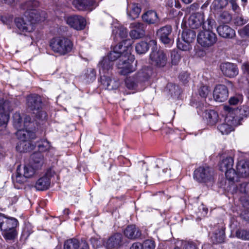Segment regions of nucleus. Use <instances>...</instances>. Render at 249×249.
<instances>
[{"mask_svg": "<svg viewBox=\"0 0 249 249\" xmlns=\"http://www.w3.org/2000/svg\"><path fill=\"white\" fill-rule=\"evenodd\" d=\"M43 20V18L37 15L36 11L25 12L21 18H17L15 22L18 30L23 33L30 32L34 30V25L37 22Z\"/></svg>", "mask_w": 249, "mask_h": 249, "instance_id": "nucleus-1", "label": "nucleus"}, {"mask_svg": "<svg viewBox=\"0 0 249 249\" xmlns=\"http://www.w3.org/2000/svg\"><path fill=\"white\" fill-rule=\"evenodd\" d=\"M152 73L153 70L151 67H143L136 74L126 78V86L129 89H135L139 85L147 81Z\"/></svg>", "mask_w": 249, "mask_h": 249, "instance_id": "nucleus-2", "label": "nucleus"}, {"mask_svg": "<svg viewBox=\"0 0 249 249\" xmlns=\"http://www.w3.org/2000/svg\"><path fill=\"white\" fill-rule=\"evenodd\" d=\"M18 138L21 140L16 146V149L19 152H27L33 149L29 141L36 137L34 132L29 130H18L16 133Z\"/></svg>", "mask_w": 249, "mask_h": 249, "instance_id": "nucleus-3", "label": "nucleus"}, {"mask_svg": "<svg viewBox=\"0 0 249 249\" xmlns=\"http://www.w3.org/2000/svg\"><path fill=\"white\" fill-rule=\"evenodd\" d=\"M225 110L228 111L227 114V120L228 121H231V123L235 125L240 124L241 121L244 118L249 116V107L247 105H243L240 107L232 109L228 106H225Z\"/></svg>", "mask_w": 249, "mask_h": 249, "instance_id": "nucleus-4", "label": "nucleus"}, {"mask_svg": "<svg viewBox=\"0 0 249 249\" xmlns=\"http://www.w3.org/2000/svg\"><path fill=\"white\" fill-rule=\"evenodd\" d=\"M50 46L54 53L64 55L71 52L73 44L72 42L67 38L57 37L51 40Z\"/></svg>", "mask_w": 249, "mask_h": 249, "instance_id": "nucleus-5", "label": "nucleus"}, {"mask_svg": "<svg viewBox=\"0 0 249 249\" xmlns=\"http://www.w3.org/2000/svg\"><path fill=\"white\" fill-rule=\"evenodd\" d=\"M197 41L201 46L209 48L216 43L217 37L216 35L211 30H204L198 34Z\"/></svg>", "mask_w": 249, "mask_h": 249, "instance_id": "nucleus-6", "label": "nucleus"}, {"mask_svg": "<svg viewBox=\"0 0 249 249\" xmlns=\"http://www.w3.org/2000/svg\"><path fill=\"white\" fill-rule=\"evenodd\" d=\"M26 104L30 111H34V113H35V111L36 112V113H38V114L36 115L38 118H40L41 119L46 118V113L44 111H40L42 106V101L40 96L36 94L28 96Z\"/></svg>", "mask_w": 249, "mask_h": 249, "instance_id": "nucleus-7", "label": "nucleus"}, {"mask_svg": "<svg viewBox=\"0 0 249 249\" xmlns=\"http://www.w3.org/2000/svg\"><path fill=\"white\" fill-rule=\"evenodd\" d=\"M150 59L152 65L159 69L165 67L168 62L166 53L162 50H157V47L151 51Z\"/></svg>", "mask_w": 249, "mask_h": 249, "instance_id": "nucleus-8", "label": "nucleus"}, {"mask_svg": "<svg viewBox=\"0 0 249 249\" xmlns=\"http://www.w3.org/2000/svg\"><path fill=\"white\" fill-rule=\"evenodd\" d=\"M194 178L199 182L212 181L213 179V170L208 166H200L195 170Z\"/></svg>", "mask_w": 249, "mask_h": 249, "instance_id": "nucleus-9", "label": "nucleus"}, {"mask_svg": "<svg viewBox=\"0 0 249 249\" xmlns=\"http://www.w3.org/2000/svg\"><path fill=\"white\" fill-rule=\"evenodd\" d=\"M31 119L29 116L25 115L24 120L18 112L14 113L13 116L14 126L18 130H28L27 128L32 124Z\"/></svg>", "mask_w": 249, "mask_h": 249, "instance_id": "nucleus-10", "label": "nucleus"}, {"mask_svg": "<svg viewBox=\"0 0 249 249\" xmlns=\"http://www.w3.org/2000/svg\"><path fill=\"white\" fill-rule=\"evenodd\" d=\"M172 32L171 26L167 25L159 29L156 36L163 44L170 45L172 43Z\"/></svg>", "mask_w": 249, "mask_h": 249, "instance_id": "nucleus-11", "label": "nucleus"}, {"mask_svg": "<svg viewBox=\"0 0 249 249\" xmlns=\"http://www.w3.org/2000/svg\"><path fill=\"white\" fill-rule=\"evenodd\" d=\"M12 109L9 101L0 99V126L7 124L9 118V112Z\"/></svg>", "mask_w": 249, "mask_h": 249, "instance_id": "nucleus-12", "label": "nucleus"}, {"mask_svg": "<svg viewBox=\"0 0 249 249\" xmlns=\"http://www.w3.org/2000/svg\"><path fill=\"white\" fill-rule=\"evenodd\" d=\"M130 28L132 29L129 34L133 39H139L145 36L146 25L141 22H134L130 23Z\"/></svg>", "mask_w": 249, "mask_h": 249, "instance_id": "nucleus-13", "label": "nucleus"}, {"mask_svg": "<svg viewBox=\"0 0 249 249\" xmlns=\"http://www.w3.org/2000/svg\"><path fill=\"white\" fill-rule=\"evenodd\" d=\"M53 175L52 171H47L45 175L36 181L35 186L36 189L38 191H44L49 189L51 184V178Z\"/></svg>", "mask_w": 249, "mask_h": 249, "instance_id": "nucleus-14", "label": "nucleus"}, {"mask_svg": "<svg viewBox=\"0 0 249 249\" xmlns=\"http://www.w3.org/2000/svg\"><path fill=\"white\" fill-rule=\"evenodd\" d=\"M220 68L222 73L228 77H234L238 74L237 65L232 63H223L220 64Z\"/></svg>", "mask_w": 249, "mask_h": 249, "instance_id": "nucleus-15", "label": "nucleus"}, {"mask_svg": "<svg viewBox=\"0 0 249 249\" xmlns=\"http://www.w3.org/2000/svg\"><path fill=\"white\" fill-rule=\"evenodd\" d=\"M229 96V91L227 87L224 85H217L213 92V96L214 100L219 102L226 101Z\"/></svg>", "mask_w": 249, "mask_h": 249, "instance_id": "nucleus-16", "label": "nucleus"}, {"mask_svg": "<svg viewBox=\"0 0 249 249\" xmlns=\"http://www.w3.org/2000/svg\"><path fill=\"white\" fill-rule=\"evenodd\" d=\"M72 4L76 9L81 11H91L97 6L94 0H74Z\"/></svg>", "mask_w": 249, "mask_h": 249, "instance_id": "nucleus-17", "label": "nucleus"}, {"mask_svg": "<svg viewBox=\"0 0 249 249\" xmlns=\"http://www.w3.org/2000/svg\"><path fill=\"white\" fill-rule=\"evenodd\" d=\"M66 21L68 24L77 30L83 29L86 25L85 18L79 16H70Z\"/></svg>", "mask_w": 249, "mask_h": 249, "instance_id": "nucleus-18", "label": "nucleus"}, {"mask_svg": "<svg viewBox=\"0 0 249 249\" xmlns=\"http://www.w3.org/2000/svg\"><path fill=\"white\" fill-rule=\"evenodd\" d=\"M18 221L16 218H8L0 213V228L1 231L15 229L18 225Z\"/></svg>", "mask_w": 249, "mask_h": 249, "instance_id": "nucleus-19", "label": "nucleus"}, {"mask_svg": "<svg viewBox=\"0 0 249 249\" xmlns=\"http://www.w3.org/2000/svg\"><path fill=\"white\" fill-rule=\"evenodd\" d=\"M123 244V236L121 233H116L110 236L105 246L108 249H117Z\"/></svg>", "mask_w": 249, "mask_h": 249, "instance_id": "nucleus-20", "label": "nucleus"}, {"mask_svg": "<svg viewBox=\"0 0 249 249\" xmlns=\"http://www.w3.org/2000/svg\"><path fill=\"white\" fill-rule=\"evenodd\" d=\"M151 51L157 48V41L155 39L150 40L148 42L141 41L136 44L135 50L139 54L145 53L149 49Z\"/></svg>", "mask_w": 249, "mask_h": 249, "instance_id": "nucleus-21", "label": "nucleus"}, {"mask_svg": "<svg viewBox=\"0 0 249 249\" xmlns=\"http://www.w3.org/2000/svg\"><path fill=\"white\" fill-rule=\"evenodd\" d=\"M117 66L119 70L118 72L123 75H125L135 70V68L128 60L120 59L117 63Z\"/></svg>", "mask_w": 249, "mask_h": 249, "instance_id": "nucleus-22", "label": "nucleus"}, {"mask_svg": "<svg viewBox=\"0 0 249 249\" xmlns=\"http://www.w3.org/2000/svg\"><path fill=\"white\" fill-rule=\"evenodd\" d=\"M217 32L219 36L225 38H232L235 36V31L227 25H219L217 28Z\"/></svg>", "mask_w": 249, "mask_h": 249, "instance_id": "nucleus-23", "label": "nucleus"}, {"mask_svg": "<svg viewBox=\"0 0 249 249\" xmlns=\"http://www.w3.org/2000/svg\"><path fill=\"white\" fill-rule=\"evenodd\" d=\"M203 22V16L200 13H197L192 14L188 19V24L192 29H197Z\"/></svg>", "mask_w": 249, "mask_h": 249, "instance_id": "nucleus-24", "label": "nucleus"}, {"mask_svg": "<svg viewBox=\"0 0 249 249\" xmlns=\"http://www.w3.org/2000/svg\"><path fill=\"white\" fill-rule=\"evenodd\" d=\"M124 234L128 238L130 239H136L139 238L141 235L139 229L134 225H130L124 230Z\"/></svg>", "mask_w": 249, "mask_h": 249, "instance_id": "nucleus-25", "label": "nucleus"}, {"mask_svg": "<svg viewBox=\"0 0 249 249\" xmlns=\"http://www.w3.org/2000/svg\"><path fill=\"white\" fill-rule=\"evenodd\" d=\"M125 50L126 47H123L122 43H120L114 47L113 51L109 53L107 57L113 63L115 60L120 57L123 52Z\"/></svg>", "mask_w": 249, "mask_h": 249, "instance_id": "nucleus-26", "label": "nucleus"}, {"mask_svg": "<svg viewBox=\"0 0 249 249\" xmlns=\"http://www.w3.org/2000/svg\"><path fill=\"white\" fill-rule=\"evenodd\" d=\"M236 170L240 177L246 178L249 176V161L241 160L236 165Z\"/></svg>", "mask_w": 249, "mask_h": 249, "instance_id": "nucleus-27", "label": "nucleus"}, {"mask_svg": "<svg viewBox=\"0 0 249 249\" xmlns=\"http://www.w3.org/2000/svg\"><path fill=\"white\" fill-rule=\"evenodd\" d=\"M157 168L165 167L167 165H169L170 170L180 169L179 163L175 160L167 161L166 163L162 159H157L155 163L153 164Z\"/></svg>", "mask_w": 249, "mask_h": 249, "instance_id": "nucleus-28", "label": "nucleus"}, {"mask_svg": "<svg viewBox=\"0 0 249 249\" xmlns=\"http://www.w3.org/2000/svg\"><path fill=\"white\" fill-rule=\"evenodd\" d=\"M142 18L144 21L149 24H158L160 20L157 13L153 10L146 12L143 14Z\"/></svg>", "mask_w": 249, "mask_h": 249, "instance_id": "nucleus-29", "label": "nucleus"}, {"mask_svg": "<svg viewBox=\"0 0 249 249\" xmlns=\"http://www.w3.org/2000/svg\"><path fill=\"white\" fill-rule=\"evenodd\" d=\"M101 79L102 84L108 90L115 89L119 87V82L118 81L105 75H101Z\"/></svg>", "mask_w": 249, "mask_h": 249, "instance_id": "nucleus-30", "label": "nucleus"}, {"mask_svg": "<svg viewBox=\"0 0 249 249\" xmlns=\"http://www.w3.org/2000/svg\"><path fill=\"white\" fill-rule=\"evenodd\" d=\"M44 163V156L40 152H36L31 156L30 164L34 166L35 169H40Z\"/></svg>", "mask_w": 249, "mask_h": 249, "instance_id": "nucleus-31", "label": "nucleus"}, {"mask_svg": "<svg viewBox=\"0 0 249 249\" xmlns=\"http://www.w3.org/2000/svg\"><path fill=\"white\" fill-rule=\"evenodd\" d=\"M233 164L234 160L231 157H226L219 163L220 170L222 172H226L233 168Z\"/></svg>", "mask_w": 249, "mask_h": 249, "instance_id": "nucleus-32", "label": "nucleus"}, {"mask_svg": "<svg viewBox=\"0 0 249 249\" xmlns=\"http://www.w3.org/2000/svg\"><path fill=\"white\" fill-rule=\"evenodd\" d=\"M113 63L107 57L104 58L103 60L99 63V72L100 74H105L112 69Z\"/></svg>", "mask_w": 249, "mask_h": 249, "instance_id": "nucleus-33", "label": "nucleus"}, {"mask_svg": "<svg viewBox=\"0 0 249 249\" xmlns=\"http://www.w3.org/2000/svg\"><path fill=\"white\" fill-rule=\"evenodd\" d=\"M196 37V33L195 31L187 29L182 32L180 38L182 41L192 43L195 40Z\"/></svg>", "mask_w": 249, "mask_h": 249, "instance_id": "nucleus-34", "label": "nucleus"}, {"mask_svg": "<svg viewBox=\"0 0 249 249\" xmlns=\"http://www.w3.org/2000/svg\"><path fill=\"white\" fill-rule=\"evenodd\" d=\"M205 118L207 120L208 124L210 125H213L218 121V115L213 110L207 111L205 113Z\"/></svg>", "mask_w": 249, "mask_h": 249, "instance_id": "nucleus-35", "label": "nucleus"}, {"mask_svg": "<svg viewBox=\"0 0 249 249\" xmlns=\"http://www.w3.org/2000/svg\"><path fill=\"white\" fill-rule=\"evenodd\" d=\"M225 121L227 122L226 123H223L217 127L218 129L223 135H226L230 133L233 130L232 126H235L233 124L231 123V121H228L227 120V116L226 117Z\"/></svg>", "mask_w": 249, "mask_h": 249, "instance_id": "nucleus-36", "label": "nucleus"}, {"mask_svg": "<svg viewBox=\"0 0 249 249\" xmlns=\"http://www.w3.org/2000/svg\"><path fill=\"white\" fill-rule=\"evenodd\" d=\"M38 169H35L32 164L25 165L23 167L21 166L23 176L26 178L32 177L35 174V171Z\"/></svg>", "mask_w": 249, "mask_h": 249, "instance_id": "nucleus-37", "label": "nucleus"}, {"mask_svg": "<svg viewBox=\"0 0 249 249\" xmlns=\"http://www.w3.org/2000/svg\"><path fill=\"white\" fill-rule=\"evenodd\" d=\"M38 2L36 0H31L26 2L24 6L25 8L26 9V12H30L31 13L33 11H36V12L37 14V15L40 16L43 18V20L45 18V17L44 16L43 17L42 16H41L39 14V12L36 10V8L38 7Z\"/></svg>", "mask_w": 249, "mask_h": 249, "instance_id": "nucleus-38", "label": "nucleus"}, {"mask_svg": "<svg viewBox=\"0 0 249 249\" xmlns=\"http://www.w3.org/2000/svg\"><path fill=\"white\" fill-rule=\"evenodd\" d=\"M212 241L214 244L221 243L224 242L225 232L223 230L220 229L214 232L211 237Z\"/></svg>", "mask_w": 249, "mask_h": 249, "instance_id": "nucleus-39", "label": "nucleus"}, {"mask_svg": "<svg viewBox=\"0 0 249 249\" xmlns=\"http://www.w3.org/2000/svg\"><path fill=\"white\" fill-rule=\"evenodd\" d=\"M26 178L23 176L21 170V165H18L17 169V174L15 176H12L13 182L22 184L25 181Z\"/></svg>", "mask_w": 249, "mask_h": 249, "instance_id": "nucleus-40", "label": "nucleus"}, {"mask_svg": "<svg viewBox=\"0 0 249 249\" xmlns=\"http://www.w3.org/2000/svg\"><path fill=\"white\" fill-rule=\"evenodd\" d=\"M166 90L171 97H176L180 94V90L178 86L172 83H168L166 86Z\"/></svg>", "mask_w": 249, "mask_h": 249, "instance_id": "nucleus-41", "label": "nucleus"}, {"mask_svg": "<svg viewBox=\"0 0 249 249\" xmlns=\"http://www.w3.org/2000/svg\"><path fill=\"white\" fill-rule=\"evenodd\" d=\"M225 172L227 179L232 182L238 181L239 177H240L238 173L233 168Z\"/></svg>", "mask_w": 249, "mask_h": 249, "instance_id": "nucleus-42", "label": "nucleus"}, {"mask_svg": "<svg viewBox=\"0 0 249 249\" xmlns=\"http://www.w3.org/2000/svg\"><path fill=\"white\" fill-rule=\"evenodd\" d=\"M79 246V241L77 239H70L65 242L64 249H78Z\"/></svg>", "mask_w": 249, "mask_h": 249, "instance_id": "nucleus-43", "label": "nucleus"}, {"mask_svg": "<svg viewBox=\"0 0 249 249\" xmlns=\"http://www.w3.org/2000/svg\"><path fill=\"white\" fill-rule=\"evenodd\" d=\"M177 47L178 49L186 52H189L192 49L191 43L182 41L179 38L177 41Z\"/></svg>", "mask_w": 249, "mask_h": 249, "instance_id": "nucleus-44", "label": "nucleus"}, {"mask_svg": "<svg viewBox=\"0 0 249 249\" xmlns=\"http://www.w3.org/2000/svg\"><path fill=\"white\" fill-rule=\"evenodd\" d=\"M141 11V9L137 4H133L130 11L128 13V15L131 19L137 18Z\"/></svg>", "mask_w": 249, "mask_h": 249, "instance_id": "nucleus-45", "label": "nucleus"}, {"mask_svg": "<svg viewBox=\"0 0 249 249\" xmlns=\"http://www.w3.org/2000/svg\"><path fill=\"white\" fill-rule=\"evenodd\" d=\"M235 236L239 239L249 240V231L238 229L235 232Z\"/></svg>", "mask_w": 249, "mask_h": 249, "instance_id": "nucleus-46", "label": "nucleus"}, {"mask_svg": "<svg viewBox=\"0 0 249 249\" xmlns=\"http://www.w3.org/2000/svg\"><path fill=\"white\" fill-rule=\"evenodd\" d=\"M227 4L226 0H214L212 7L214 10H219L224 8Z\"/></svg>", "mask_w": 249, "mask_h": 249, "instance_id": "nucleus-47", "label": "nucleus"}, {"mask_svg": "<svg viewBox=\"0 0 249 249\" xmlns=\"http://www.w3.org/2000/svg\"><path fill=\"white\" fill-rule=\"evenodd\" d=\"M232 19L231 15L227 11L221 13L218 18V20L222 23H228Z\"/></svg>", "mask_w": 249, "mask_h": 249, "instance_id": "nucleus-48", "label": "nucleus"}, {"mask_svg": "<svg viewBox=\"0 0 249 249\" xmlns=\"http://www.w3.org/2000/svg\"><path fill=\"white\" fill-rule=\"evenodd\" d=\"M243 101V96L241 94H237L231 97L229 101L230 105H237L241 104Z\"/></svg>", "mask_w": 249, "mask_h": 249, "instance_id": "nucleus-49", "label": "nucleus"}, {"mask_svg": "<svg viewBox=\"0 0 249 249\" xmlns=\"http://www.w3.org/2000/svg\"><path fill=\"white\" fill-rule=\"evenodd\" d=\"M3 235L7 240H12L17 235V232L15 229H10L6 231H2Z\"/></svg>", "mask_w": 249, "mask_h": 249, "instance_id": "nucleus-50", "label": "nucleus"}, {"mask_svg": "<svg viewBox=\"0 0 249 249\" xmlns=\"http://www.w3.org/2000/svg\"><path fill=\"white\" fill-rule=\"evenodd\" d=\"M142 249H154L155 244L153 240L147 239L145 240L142 244Z\"/></svg>", "mask_w": 249, "mask_h": 249, "instance_id": "nucleus-51", "label": "nucleus"}, {"mask_svg": "<svg viewBox=\"0 0 249 249\" xmlns=\"http://www.w3.org/2000/svg\"><path fill=\"white\" fill-rule=\"evenodd\" d=\"M248 20L244 18L243 16H238L236 17L234 19V24L236 26H241L245 24L248 22Z\"/></svg>", "mask_w": 249, "mask_h": 249, "instance_id": "nucleus-52", "label": "nucleus"}, {"mask_svg": "<svg viewBox=\"0 0 249 249\" xmlns=\"http://www.w3.org/2000/svg\"><path fill=\"white\" fill-rule=\"evenodd\" d=\"M238 33L242 38L249 37V23L239 29Z\"/></svg>", "mask_w": 249, "mask_h": 249, "instance_id": "nucleus-53", "label": "nucleus"}, {"mask_svg": "<svg viewBox=\"0 0 249 249\" xmlns=\"http://www.w3.org/2000/svg\"><path fill=\"white\" fill-rule=\"evenodd\" d=\"M38 147L40 151L44 152L49 150L51 147V145L48 141L45 140L42 141L41 143L38 144Z\"/></svg>", "mask_w": 249, "mask_h": 249, "instance_id": "nucleus-54", "label": "nucleus"}, {"mask_svg": "<svg viewBox=\"0 0 249 249\" xmlns=\"http://www.w3.org/2000/svg\"><path fill=\"white\" fill-rule=\"evenodd\" d=\"M171 58L172 64L176 65L178 64L181 57L180 55L177 52L174 51L171 53Z\"/></svg>", "mask_w": 249, "mask_h": 249, "instance_id": "nucleus-55", "label": "nucleus"}, {"mask_svg": "<svg viewBox=\"0 0 249 249\" xmlns=\"http://www.w3.org/2000/svg\"><path fill=\"white\" fill-rule=\"evenodd\" d=\"M86 76L89 82L95 80L96 77V72L95 70L93 69H88L87 73H86Z\"/></svg>", "mask_w": 249, "mask_h": 249, "instance_id": "nucleus-56", "label": "nucleus"}, {"mask_svg": "<svg viewBox=\"0 0 249 249\" xmlns=\"http://www.w3.org/2000/svg\"><path fill=\"white\" fill-rule=\"evenodd\" d=\"M210 92L209 87L205 86H201L198 89L200 96L203 98H206Z\"/></svg>", "mask_w": 249, "mask_h": 249, "instance_id": "nucleus-57", "label": "nucleus"}, {"mask_svg": "<svg viewBox=\"0 0 249 249\" xmlns=\"http://www.w3.org/2000/svg\"><path fill=\"white\" fill-rule=\"evenodd\" d=\"M214 21L212 18H208L206 21L202 23V27L204 30H211Z\"/></svg>", "mask_w": 249, "mask_h": 249, "instance_id": "nucleus-58", "label": "nucleus"}, {"mask_svg": "<svg viewBox=\"0 0 249 249\" xmlns=\"http://www.w3.org/2000/svg\"><path fill=\"white\" fill-rule=\"evenodd\" d=\"M182 249H197L196 245L193 243L184 242ZM174 249H180L178 247H176Z\"/></svg>", "mask_w": 249, "mask_h": 249, "instance_id": "nucleus-59", "label": "nucleus"}, {"mask_svg": "<svg viewBox=\"0 0 249 249\" xmlns=\"http://www.w3.org/2000/svg\"><path fill=\"white\" fill-rule=\"evenodd\" d=\"M116 33L122 39L125 38L127 36V29L123 27H121L118 29V31L116 32Z\"/></svg>", "mask_w": 249, "mask_h": 249, "instance_id": "nucleus-60", "label": "nucleus"}, {"mask_svg": "<svg viewBox=\"0 0 249 249\" xmlns=\"http://www.w3.org/2000/svg\"><path fill=\"white\" fill-rule=\"evenodd\" d=\"M179 78L184 84L187 83L189 78V74L186 71L182 72L179 75Z\"/></svg>", "mask_w": 249, "mask_h": 249, "instance_id": "nucleus-61", "label": "nucleus"}, {"mask_svg": "<svg viewBox=\"0 0 249 249\" xmlns=\"http://www.w3.org/2000/svg\"><path fill=\"white\" fill-rule=\"evenodd\" d=\"M79 249H89V246L88 243L84 239H82L80 242L79 241Z\"/></svg>", "mask_w": 249, "mask_h": 249, "instance_id": "nucleus-62", "label": "nucleus"}, {"mask_svg": "<svg viewBox=\"0 0 249 249\" xmlns=\"http://www.w3.org/2000/svg\"><path fill=\"white\" fill-rule=\"evenodd\" d=\"M248 185L247 182H243L240 184L239 187V190L242 193H246L247 187Z\"/></svg>", "mask_w": 249, "mask_h": 249, "instance_id": "nucleus-63", "label": "nucleus"}, {"mask_svg": "<svg viewBox=\"0 0 249 249\" xmlns=\"http://www.w3.org/2000/svg\"><path fill=\"white\" fill-rule=\"evenodd\" d=\"M130 249H142V244L139 242L134 243L132 244Z\"/></svg>", "mask_w": 249, "mask_h": 249, "instance_id": "nucleus-64", "label": "nucleus"}]
</instances>
